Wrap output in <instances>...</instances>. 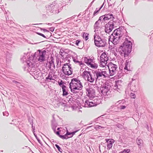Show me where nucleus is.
Listing matches in <instances>:
<instances>
[{
	"mask_svg": "<svg viewBox=\"0 0 153 153\" xmlns=\"http://www.w3.org/2000/svg\"><path fill=\"white\" fill-rule=\"evenodd\" d=\"M132 46L131 42L126 39L123 44L119 48L121 55L125 58L127 57L131 51Z\"/></svg>",
	"mask_w": 153,
	"mask_h": 153,
	"instance_id": "1",
	"label": "nucleus"
},
{
	"mask_svg": "<svg viewBox=\"0 0 153 153\" xmlns=\"http://www.w3.org/2000/svg\"><path fill=\"white\" fill-rule=\"evenodd\" d=\"M122 36V32L119 29H116L114 30L113 33L109 36V41L114 45H116L118 43L119 39Z\"/></svg>",
	"mask_w": 153,
	"mask_h": 153,
	"instance_id": "2",
	"label": "nucleus"
},
{
	"mask_svg": "<svg viewBox=\"0 0 153 153\" xmlns=\"http://www.w3.org/2000/svg\"><path fill=\"white\" fill-rule=\"evenodd\" d=\"M83 86L80 81L77 78H73L70 84V88L71 90H81Z\"/></svg>",
	"mask_w": 153,
	"mask_h": 153,
	"instance_id": "3",
	"label": "nucleus"
},
{
	"mask_svg": "<svg viewBox=\"0 0 153 153\" xmlns=\"http://www.w3.org/2000/svg\"><path fill=\"white\" fill-rule=\"evenodd\" d=\"M108 69L105 67V68L98 69L96 73V81L99 78H105L109 77L110 76Z\"/></svg>",
	"mask_w": 153,
	"mask_h": 153,
	"instance_id": "4",
	"label": "nucleus"
},
{
	"mask_svg": "<svg viewBox=\"0 0 153 153\" xmlns=\"http://www.w3.org/2000/svg\"><path fill=\"white\" fill-rule=\"evenodd\" d=\"M82 76L85 80L91 83L93 82L95 79L96 80L95 76L92 75L90 71H84L82 74Z\"/></svg>",
	"mask_w": 153,
	"mask_h": 153,
	"instance_id": "5",
	"label": "nucleus"
},
{
	"mask_svg": "<svg viewBox=\"0 0 153 153\" xmlns=\"http://www.w3.org/2000/svg\"><path fill=\"white\" fill-rule=\"evenodd\" d=\"M100 66L102 67H105L108 60L109 58L108 53L104 52L102 53L100 58Z\"/></svg>",
	"mask_w": 153,
	"mask_h": 153,
	"instance_id": "6",
	"label": "nucleus"
},
{
	"mask_svg": "<svg viewBox=\"0 0 153 153\" xmlns=\"http://www.w3.org/2000/svg\"><path fill=\"white\" fill-rule=\"evenodd\" d=\"M108 69L109 71L110 76H113L115 75L117 72V66L111 62L107 65Z\"/></svg>",
	"mask_w": 153,
	"mask_h": 153,
	"instance_id": "7",
	"label": "nucleus"
},
{
	"mask_svg": "<svg viewBox=\"0 0 153 153\" xmlns=\"http://www.w3.org/2000/svg\"><path fill=\"white\" fill-rule=\"evenodd\" d=\"M111 88V86L109 84L105 83L100 89L101 93L104 96L109 95Z\"/></svg>",
	"mask_w": 153,
	"mask_h": 153,
	"instance_id": "8",
	"label": "nucleus"
},
{
	"mask_svg": "<svg viewBox=\"0 0 153 153\" xmlns=\"http://www.w3.org/2000/svg\"><path fill=\"white\" fill-rule=\"evenodd\" d=\"M94 43L95 45L98 47L105 46V43L103 42L101 37L97 34L95 35L94 37Z\"/></svg>",
	"mask_w": 153,
	"mask_h": 153,
	"instance_id": "9",
	"label": "nucleus"
},
{
	"mask_svg": "<svg viewBox=\"0 0 153 153\" xmlns=\"http://www.w3.org/2000/svg\"><path fill=\"white\" fill-rule=\"evenodd\" d=\"M46 53V51L45 50L41 51L40 50H39L38 52L35 53V54H37V55L36 58L38 61L42 62L45 61Z\"/></svg>",
	"mask_w": 153,
	"mask_h": 153,
	"instance_id": "10",
	"label": "nucleus"
},
{
	"mask_svg": "<svg viewBox=\"0 0 153 153\" xmlns=\"http://www.w3.org/2000/svg\"><path fill=\"white\" fill-rule=\"evenodd\" d=\"M115 23V22L112 20L106 24L105 27V32L107 33L111 32L114 29Z\"/></svg>",
	"mask_w": 153,
	"mask_h": 153,
	"instance_id": "11",
	"label": "nucleus"
},
{
	"mask_svg": "<svg viewBox=\"0 0 153 153\" xmlns=\"http://www.w3.org/2000/svg\"><path fill=\"white\" fill-rule=\"evenodd\" d=\"M71 68V67L68 65V63H66L63 65L62 70L65 74L69 76L72 74Z\"/></svg>",
	"mask_w": 153,
	"mask_h": 153,
	"instance_id": "12",
	"label": "nucleus"
},
{
	"mask_svg": "<svg viewBox=\"0 0 153 153\" xmlns=\"http://www.w3.org/2000/svg\"><path fill=\"white\" fill-rule=\"evenodd\" d=\"M106 141L107 144V149L109 150L112 148L113 144L114 142V140L113 139H106Z\"/></svg>",
	"mask_w": 153,
	"mask_h": 153,
	"instance_id": "13",
	"label": "nucleus"
},
{
	"mask_svg": "<svg viewBox=\"0 0 153 153\" xmlns=\"http://www.w3.org/2000/svg\"><path fill=\"white\" fill-rule=\"evenodd\" d=\"M112 16V14H108L107 15H106L105 16H100L98 21L97 22H96V23H97V22H99L100 21V22L101 21V20L103 18V19L104 20H108L110 19H111Z\"/></svg>",
	"mask_w": 153,
	"mask_h": 153,
	"instance_id": "14",
	"label": "nucleus"
},
{
	"mask_svg": "<svg viewBox=\"0 0 153 153\" xmlns=\"http://www.w3.org/2000/svg\"><path fill=\"white\" fill-rule=\"evenodd\" d=\"M85 104L87 107H91L96 105V104L93 102L90 101L89 100H87L85 101Z\"/></svg>",
	"mask_w": 153,
	"mask_h": 153,
	"instance_id": "15",
	"label": "nucleus"
},
{
	"mask_svg": "<svg viewBox=\"0 0 153 153\" xmlns=\"http://www.w3.org/2000/svg\"><path fill=\"white\" fill-rule=\"evenodd\" d=\"M62 89L63 92L62 95L63 96L67 95L68 93L67 91L66 86L65 85L62 86Z\"/></svg>",
	"mask_w": 153,
	"mask_h": 153,
	"instance_id": "16",
	"label": "nucleus"
},
{
	"mask_svg": "<svg viewBox=\"0 0 153 153\" xmlns=\"http://www.w3.org/2000/svg\"><path fill=\"white\" fill-rule=\"evenodd\" d=\"M59 53L61 56L63 58L66 57L68 55V53L63 49L60 50Z\"/></svg>",
	"mask_w": 153,
	"mask_h": 153,
	"instance_id": "17",
	"label": "nucleus"
},
{
	"mask_svg": "<svg viewBox=\"0 0 153 153\" xmlns=\"http://www.w3.org/2000/svg\"><path fill=\"white\" fill-rule=\"evenodd\" d=\"M89 34L85 32H84L83 33V37L85 41H87L88 39Z\"/></svg>",
	"mask_w": 153,
	"mask_h": 153,
	"instance_id": "18",
	"label": "nucleus"
},
{
	"mask_svg": "<svg viewBox=\"0 0 153 153\" xmlns=\"http://www.w3.org/2000/svg\"><path fill=\"white\" fill-rule=\"evenodd\" d=\"M89 67L94 68H97L98 67V65L96 63H94L93 62H92Z\"/></svg>",
	"mask_w": 153,
	"mask_h": 153,
	"instance_id": "19",
	"label": "nucleus"
},
{
	"mask_svg": "<svg viewBox=\"0 0 153 153\" xmlns=\"http://www.w3.org/2000/svg\"><path fill=\"white\" fill-rule=\"evenodd\" d=\"M59 137L63 139H67L70 138V137H69L68 136H67V135H66V134L63 135H60Z\"/></svg>",
	"mask_w": 153,
	"mask_h": 153,
	"instance_id": "20",
	"label": "nucleus"
},
{
	"mask_svg": "<svg viewBox=\"0 0 153 153\" xmlns=\"http://www.w3.org/2000/svg\"><path fill=\"white\" fill-rule=\"evenodd\" d=\"M130 152L129 149H124L123 151L120 152L119 153H129Z\"/></svg>",
	"mask_w": 153,
	"mask_h": 153,
	"instance_id": "21",
	"label": "nucleus"
},
{
	"mask_svg": "<svg viewBox=\"0 0 153 153\" xmlns=\"http://www.w3.org/2000/svg\"><path fill=\"white\" fill-rule=\"evenodd\" d=\"M58 85L62 88V86L65 85L63 84L64 82L61 80H59L58 81Z\"/></svg>",
	"mask_w": 153,
	"mask_h": 153,
	"instance_id": "22",
	"label": "nucleus"
},
{
	"mask_svg": "<svg viewBox=\"0 0 153 153\" xmlns=\"http://www.w3.org/2000/svg\"><path fill=\"white\" fill-rule=\"evenodd\" d=\"M92 62V61L91 59H88L86 61L85 63L88 66H89V65H90Z\"/></svg>",
	"mask_w": 153,
	"mask_h": 153,
	"instance_id": "23",
	"label": "nucleus"
},
{
	"mask_svg": "<svg viewBox=\"0 0 153 153\" xmlns=\"http://www.w3.org/2000/svg\"><path fill=\"white\" fill-rule=\"evenodd\" d=\"M103 6V5H102V6L100 7V8L98 10H97V9H96V10L94 12V14L95 15V14H97L99 12V11H100V9H101V8Z\"/></svg>",
	"mask_w": 153,
	"mask_h": 153,
	"instance_id": "24",
	"label": "nucleus"
},
{
	"mask_svg": "<svg viewBox=\"0 0 153 153\" xmlns=\"http://www.w3.org/2000/svg\"><path fill=\"white\" fill-rule=\"evenodd\" d=\"M49 63L50 64V68H51V67L52 66L54 65V61L53 59H51V61L49 62Z\"/></svg>",
	"mask_w": 153,
	"mask_h": 153,
	"instance_id": "25",
	"label": "nucleus"
},
{
	"mask_svg": "<svg viewBox=\"0 0 153 153\" xmlns=\"http://www.w3.org/2000/svg\"><path fill=\"white\" fill-rule=\"evenodd\" d=\"M130 97L132 98H135L136 97V95L135 94L133 93H131L130 94Z\"/></svg>",
	"mask_w": 153,
	"mask_h": 153,
	"instance_id": "26",
	"label": "nucleus"
},
{
	"mask_svg": "<svg viewBox=\"0 0 153 153\" xmlns=\"http://www.w3.org/2000/svg\"><path fill=\"white\" fill-rule=\"evenodd\" d=\"M55 146L57 148L59 152H61V151H62V150L60 148V147L58 145H57V144H56Z\"/></svg>",
	"mask_w": 153,
	"mask_h": 153,
	"instance_id": "27",
	"label": "nucleus"
},
{
	"mask_svg": "<svg viewBox=\"0 0 153 153\" xmlns=\"http://www.w3.org/2000/svg\"><path fill=\"white\" fill-rule=\"evenodd\" d=\"M80 42V41L79 40H77L76 41L75 44L77 46H79V44Z\"/></svg>",
	"mask_w": 153,
	"mask_h": 153,
	"instance_id": "28",
	"label": "nucleus"
},
{
	"mask_svg": "<svg viewBox=\"0 0 153 153\" xmlns=\"http://www.w3.org/2000/svg\"><path fill=\"white\" fill-rule=\"evenodd\" d=\"M142 141V140L141 139H139L138 140V142H137L138 145L140 146L141 144V142Z\"/></svg>",
	"mask_w": 153,
	"mask_h": 153,
	"instance_id": "29",
	"label": "nucleus"
},
{
	"mask_svg": "<svg viewBox=\"0 0 153 153\" xmlns=\"http://www.w3.org/2000/svg\"><path fill=\"white\" fill-rule=\"evenodd\" d=\"M46 79H49L50 80H51L52 79V77L51 76H48L46 78Z\"/></svg>",
	"mask_w": 153,
	"mask_h": 153,
	"instance_id": "30",
	"label": "nucleus"
},
{
	"mask_svg": "<svg viewBox=\"0 0 153 153\" xmlns=\"http://www.w3.org/2000/svg\"><path fill=\"white\" fill-rule=\"evenodd\" d=\"M38 34L40 36H41L44 38H46V37H45V35L44 34H42V33H38Z\"/></svg>",
	"mask_w": 153,
	"mask_h": 153,
	"instance_id": "31",
	"label": "nucleus"
},
{
	"mask_svg": "<svg viewBox=\"0 0 153 153\" xmlns=\"http://www.w3.org/2000/svg\"><path fill=\"white\" fill-rule=\"evenodd\" d=\"M76 63H79V64L80 65H83V64H82V62H80V61H76Z\"/></svg>",
	"mask_w": 153,
	"mask_h": 153,
	"instance_id": "32",
	"label": "nucleus"
},
{
	"mask_svg": "<svg viewBox=\"0 0 153 153\" xmlns=\"http://www.w3.org/2000/svg\"><path fill=\"white\" fill-rule=\"evenodd\" d=\"M66 134L67 136H68V135H71V133L68 132V130H67V132Z\"/></svg>",
	"mask_w": 153,
	"mask_h": 153,
	"instance_id": "33",
	"label": "nucleus"
},
{
	"mask_svg": "<svg viewBox=\"0 0 153 153\" xmlns=\"http://www.w3.org/2000/svg\"><path fill=\"white\" fill-rule=\"evenodd\" d=\"M76 132H71V136L70 137H73V136L75 134V133Z\"/></svg>",
	"mask_w": 153,
	"mask_h": 153,
	"instance_id": "34",
	"label": "nucleus"
},
{
	"mask_svg": "<svg viewBox=\"0 0 153 153\" xmlns=\"http://www.w3.org/2000/svg\"><path fill=\"white\" fill-rule=\"evenodd\" d=\"M120 107L121 109H124L126 108V107L123 105H121Z\"/></svg>",
	"mask_w": 153,
	"mask_h": 153,
	"instance_id": "35",
	"label": "nucleus"
},
{
	"mask_svg": "<svg viewBox=\"0 0 153 153\" xmlns=\"http://www.w3.org/2000/svg\"><path fill=\"white\" fill-rule=\"evenodd\" d=\"M56 134L59 135V137L60 135H60L59 133V131H57L56 132Z\"/></svg>",
	"mask_w": 153,
	"mask_h": 153,
	"instance_id": "36",
	"label": "nucleus"
},
{
	"mask_svg": "<svg viewBox=\"0 0 153 153\" xmlns=\"http://www.w3.org/2000/svg\"><path fill=\"white\" fill-rule=\"evenodd\" d=\"M124 69L126 70H128L127 67L126 65Z\"/></svg>",
	"mask_w": 153,
	"mask_h": 153,
	"instance_id": "37",
	"label": "nucleus"
},
{
	"mask_svg": "<svg viewBox=\"0 0 153 153\" xmlns=\"http://www.w3.org/2000/svg\"><path fill=\"white\" fill-rule=\"evenodd\" d=\"M102 128L103 127H102L101 126H99L98 127V128Z\"/></svg>",
	"mask_w": 153,
	"mask_h": 153,
	"instance_id": "38",
	"label": "nucleus"
},
{
	"mask_svg": "<svg viewBox=\"0 0 153 153\" xmlns=\"http://www.w3.org/2000/svg\"><path fill=\"white\" fill-rule=\"evenodd\" d=\"M90 90L89 91H88V94H91V93L90 92Z\"/></svg>",
	"mask_w": 153,
	"mask_h": 153,
	"instance_id": "39",
	"label": "nucleus"
},
{
	"mask_svg": "<svg viewBox=\"0 0 153 153\" xmlns=\"http://www.w3.org/2000/svg\"><path fill=\"white\" fill-rule=\"evenodd\" d=\"M12 1H13V0H11Z\"/></svg>",
	"mask_w": 153,
	"mask_h": 153,
	"instance_id": "40",
	"label": "nucleus"
}]
</instances>
